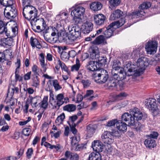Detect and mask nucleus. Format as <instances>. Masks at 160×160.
I'll use <instances>...</instances> for the list:
<instances>
[{
    "label": "nucleus",
    "instance_id": "obj_11",
    "mask_svg": "<svg viewBox=\"0 0 160 160\" xmlns=\"http://www.w3.org/2000/svg\"><path fill=\"white\" fill-rule=\"evenodd\" d=\"M103 34L106 39L108 38L113 36V32L117 29L116 27L113 25L112 23L110 24L107 27H104Z\"/></svg>",
    "mask_w": 160,
    "mask_h": 160
},
{
    "label": "nucleus",
    "instance_id": "obj_1",
    "mask_svg": "<svg viewBox=\"0 0 160 160\" xmlns=\"http://www.w3.org/2000/svg\"><path fill=\"white\" fill-rule=\"evenodd\" d=\"M146 61V58L141 57L138 59L135 64H132L131 62H126L124 69L127 71L128 76H139L145 70V67L147 66L148 62Z\"/></svg>",
    "mask_w": 160,
    "mask_h": 160
},
{
    "label": "nucleus",
    "instance_id": "obj_37",
    "mask_svg": "<svg viewBox=\"0 0 160 160\" xmlns=\"http://www.w3.org/2000/svg\"><path fill=\"white\" fill-rule=\"evenodd\" d=\"M125 22V21L124 18H122L119 20L112 22V24L113 25L115 26L117 28L123 25Z\"/></svg>",
    "mask_w": 160,
    "mask_h": 160
},
{
    "label": "nucleus",
    "instance_id": "obj_19",
    "mask_svg": "<svg viewBox=\"0 0 160 160\" xmlns=\"http://www.w3.org/2000/svg\"><path fill=\"white\" fill-rule=\"evenodd\" d=\"M93 28V24L90 22L87 21L82 25V29L84 33L85 34L89 33L91 31Z\"/></svg>",
    "mask_w": 160,
    "mask_h": 160
},
{
    "label": "nucleus",
    "instance_id": "obj_30",
    "mask_svg": "<svg viewBox=\"0 0 160 160\" xmlns=\"http://www.w3.org/2000/svg\"><path fill=\"white\" fill-rule=\"evenodd\" d=\"M18 33V28L17 26L12 28V32H9L7 30L6 32V35L10 38L15 37Z\"/></svg>",
    "mask_w": 160,
    "mask_h": 160
},
{
    "label": "nucleus",
    "instance_id": "obj_44",
    "mask_svg": "<svg viewBox=\"0 0 160 160\" xmlns=\"http://www.w3.org/2000/svg\"><path fill=\"white\" fill-rule=\"evenodd\" d=\"M65 114L63 113L58 116L55 120V123L57 125H59L62 124L65 118Z\"/></svg>",
    "mask_w": 160,
    "mask_h": 160
},
{
    "label": "nucleus",
    "instance_id": "obj_60",
    "mask_svg": "<svg viewBox=\"0 0 160 160\" xmlns=\"http://www.w3.org/2000/svg\"><path fill=\"white\" fill-rule=\"evenodd\" d=\"M128 94L125 92H122L116 96L117 98L119 99H122L126 97Z\"/></svg>",
    "mask_w": 160,
    "mask_h": 160
},
{
    "label": "nucleus",
    "instance_id": "obj_62",
    "mask_svg": "<svg viewBox=\"0 0 160 160\" xmlns=\"http://www.w3.org/2000/svg\"><path fill=\"white\" fill-rule=\"evenodd\" d=\"M31 130L29 128H25L22 131V134L25 136H28L30 133Z\"/></svg>",
    "mask_w": 160,
    "mask_h": 160
},
{
    "label": "nucleus",
    "instance_id": "obj_24",
    "mask_svg": "<svg viewBox=\"0 0 160 160\" xmlns=\"http://www.w3.org/2000/svg\"><path fill=\"white\" fill-rule=\"evenodd\" d=\"M140 10L139 11H138L135 12H132L129 16V18L130 19H133L135 18H138L139 17H142V16H144L145 12L143 10Z\"/></svg>",
    "mask_w": 160,
    "mask_h": 160
},
{
    "label": "nucleus",
    "instance_id": "obj_16",
    "mask_svg": "<svg viewBox=\"0 0 160 160\" xmlns=\"http://www.w3.org/2000/svg\"><path fill=\"white\" fill-rule=\"evenodd\" d=\"M92 147L96 152H101L103 149V145L102 142L99 140H94L92 143Z\"/></svg>",
    "mask_w": 160,
    "mask_h": 160
},
{
    "label": "nucleus",
    "instance_id": "obj_42",
    "mask_svg": "<svg viewBox=\"0 0 160 160\" xmlns=\"http://www.w3.org/2000/svg\"><path fill=\"white\" fill-rule=\"evenodd\" d=\"M0 3L1 5L6 7L12 5V0H0Z\"/></svg>",
    "mask_w": 160,
    "mask_h": 160
},
{
    "label": "nucleus",
    "instance_id": "obj_17",
    "mask_svg": "<svg viewBox=\"0 0 160 160\" xmlns=\"http://www.w3.org/2000/svg\"><path fill=\"white\" fill-rule=\"evenodd\" d=\"M97 61H89L86 66L87 69L89 71L93 72L95 71H100V67L97 66Z\"/></svg>",
    "mask_w": 160,
    "mask_h": 160
},
{
    "label": "nucleus",
    "instance_id": "obj_3",
    "mask_svg": "<svg viewBox=\"0 0 160 160\" xmlns=\"http://www.w3.org/2000/svg\"><path fill=\"white\" fill-rule=\"evenodd\" d=\"M69 31L68 38L71 42L74 41L81 37L80 28L78 26H69L68 28Z\"/></svg>",
    "mask_w": 160,
    "mask_h": 160
},
{
    "label": "nucleus",
    "instance_id": "obj_51",
    "mask_svg": "<svg viewBox=\"0 0 160 160\" xmlns=\"http://www.w3.org/2000/svg\"><path fill=\"white\" fill-rule=\"evenodd\" d=\"M81 82L83 84V87L85 88L89 87L91 84V81L88 79H83L82 80Z\"/></svg>",
    "mask_w": 160,
    "mask_h": 160
},
{
    "label": "nucleus",
    "instance_id": "obj_54",
    "mask_svg": "<svg viewBox=\"0 0 160 160\" xmlns=\"http://www.w3.org/2000/svg\"><path fill=\"white\" fill-rule=\"evenodd\" d=\"M81 17L74 16L73 20L75 23L76 24H80L82 22V19Z\"/></svg>",
    "mask_w": 160,
    "mask_h": 160
},
{
    "label": "nucleus",
    "instance_id": "obj_39",
    "mask_svg": "<svg viewBox=\"0 0 160 160\" xmlns=\"http://www.w3.org/2000/svg\"><path fill=\"white\" fill-rule=\"evenodd\" d=\"M105 38L102 35H100L94 41V43L96 44H100L103 43L105 41Z\"/></svg>",
    "mask_w": 160,
    "mask_h": 160
},
{
    "label": "nucleus",
    "instance_id": "obj_35",
    "mask_svg": "<svg viewBox=\"0 0 160 160\" xmlns=\"http://www.w3.org/2000/svg\"><path fill=\"white\" fill-rule=\"evenodd\" d=\"M39 61L42 67L43 68L44 72H46V65L45 64V57L44 54L42 53L39 54Z\"/></svg>",
    "mask_w": 160,
    "mask_h": 160
},
{
    "label": "nucleus",
    "instance_id": "obj_33",
    "mask_svg": "<svg viewBox=\"0 0 160 160\" xmlns=\"http://www.w3.org/2000/svg\"><path fill=\"white\" fill-rule=\"evenodd\" d=\"M117 128L120 132L125 131L127 129V125L124 122L118 121L117 123Z\"/></svg>",
    "mask_w": 160,
    "mask_h": 160
},
{
    "label": "nucleus",
    "instance_id": "obj_55",
    "mask_svg": "<svg viewBox=\"0 0 160 160\" xmlns=\"http://www.w3.org/2000/svg\"><path fill=\"white\" fill-rule=\"evenodd\" d=\"M48 30L49 32L51 33V35L53 37L56 35V33L58 32V30L54 27H50L48 28Z\"/></svg>",
    "mask_w": 160,
    "mask_h": 160
},
{
    "label": "nucleus",
    "instance_id": "obj_25",
    "mask_svg": "<svg viewBox=\"0 0 160 160\" xmlns=\"http://www.w3.org/2000/svg\"><path fill=\"white\" fill-rule=\"evenodd\" d=\"M30 42L31 46L32 48H34L36 47L40 49L42 47V46L40 45L39 41L36 38H34L32 37H31L30 39Z\"/></svg>",
    "mask_w": 160,
    "mask_h": 160
},
{
    "label": "nucleus",
    "instance_id": "obj_64",
    "mask_svg": "<svg viewBox=\"0 0 160 160\" xmlns=\"http://www.w3.org/2000/svg\"><path fill=\"white\" fill-rule=\"evenodd\" d=\"M69 125L71 128V131L72 132V133L74 135L76 134L77 130L75 128L76 126L77 125L76 124H73L72 125H71L70 124V123L69 124Z\"/></svg>",
    "mask_w": 160,
    "mask_h": 160
},
{
    "label": "nucleus",
    "instance_id": "obj_43",
    "mask_svg": "<svg viewBox=\"0 0 160 160\" xmlns=\"http://www.w3.org/2000/svg\"><path fill=\"white\" fill-rule=\"evenodd\" d=\"M37 18L35 20L32 21H30L31 25L36 26L42 24L44 21V19L42 18Z\"/></svg>",
    "mask_w": 160,
    "mask_h": 160
},
{
    "label": "nucleus",
    "instance_id": "obj_29",
    "mask_svg": "<svg viewBox=\"0 0 160 160\" xmlns=\"http://www.w3.org/2000/svg\"><path fill=\"white\" fill-rule=\"evenodd\" d=\"M120 65V63L119 61L117 60L113 61L112 65V73L113 72H117V71H119L120 69L122 68Z\"/></svg>",
    "mask_w": 160,
    "mask_h": 160
},
{
    "label": "nucleus",
    "instance_id": "obj_18",
    "mask_svg": "<svg viewBox=\"0 0 160 160\" xmlns=\"http://www.w3.org/2000/svg\"><path fill=\"white\" fill-rule=\"evenodd\" d=\"M95 23L98 25H101L104 23L106 20V17L102 14L95 15L94 17Z\"/></svg>",
    "mask_w": 160,
    "mask_h": 160
},
{
    "label": "nucleus",
    "instance_id": "obj_34",
    "mask_svg": "<svg viewBox=\"0 0 160 160\" xmlns=\"http://www.w3.org/2000/svg\"><path fill=\"white\" fill-rule=\"evenodd\" d=\"M70 138L71 139V143L72 146V148H74L75 147L80 141V137L78 136H75L73 137H70Z\"/></svg>",
    "mask_w": 160,
    "mask_h": 160
},
{
    "label": "nucleus",
    "instance_id": "obj_32",
    "mask_svg": "<svg viewBox=\"0 0 160 160\" xmlns=\"http://www.w3.org/2000/svg\"><path fill=\"white\" fill-rule=\"evenodd\" d=\"M56 100L57 101V105L59 107L62 105L65 101H64V96L62 93H60L56 96Z\"/></svg>",
    "mask_w": 160,
    "mask_h": 160
},
{
    "label": "nucleus",
    "instance_id": "obj_50",
    "mask_svg": "<svg viewBox=\"0 0 160 160\" xmlns=\"http://www.w3.org/2000/svg\"><path fill=\"white\" fill-rule=\"evenodd\" d=\"M32 72L34 74L33 75H39V69L38 67L36 65H34L32 68Z\"/></svg>",
    "mask_w": 160,
    "mask_h": 160
},
{
    "label": "nucleus",
    "instance_id": "obj_14",
    "mask_svg": "<svg viewBox=\"0 0 160 160\" xmlns=\"http://www.w3.org/2000/svg\"><path fill=\"white\" fill-rule=\"evenodd\" d=\"M54 64L55 65V68L57 70H58L61 68L62 70L64 71L67 72L68 71V68L65 65V63L62 62L60 59L56 57L54 58Z\"/></svg>",
    "mask_w": 160,
    "mask_h": 160
},
{
    "label": "nucleus",
    "instance_id": "obj_53",
    "mask_svg": "<svg viewBox=\"0 0 160 160\" xmlns=\"http://www.w3.org/2000/svg\"><path fill=\"white\" fill-rule=\"evenodd\" d=\"M78 117L76 115L70 116L69 118V124L70 123L71 125L73 124H76L74 122L77 119Z\"/></svg>",
    "mask_w": 160,
    "mask_h": 160
},
{
    "label": "nucleus",
    "instance_id": "obj_6",
    "mask_svg": "<svg viewBox=\"0 0 160 160\" xmlns=\"http://www.w3.org/2000/svg\"><path fill=\"white\" fill-rule=\"evenodd\" d=\"M146 107L149 110L153 111L158 109V104L156 99L152 98H149L146 99L145 102Z\"/></svg>",
    "mask_w": 160,
    "mask_h": 160
},
{
    "label": "nucleus",
    "instance_id": "obj_40",
    "mask_svg": "<svg viewBox=\"0 0 160 160\" xmlns=\"http://www.w3.org/2000/svg\"><path fill=\"white\" fill-rule=\"evenodd\" d=\"M38 75H32V86L37 87L39 85L40 81L38 76Z\"/></svg>",
    "mask_w": 160,
    "mask_h": 160
},
{
    "label": "nucleus",
    "instance_id": "obj_2",
    "mask_svg": "<svg viewBox=\"0 0 160 160\" xmlns=\"http://www.w3.org/2000/svg\"><path fill=\"white\" fill-rule=\"evenodd\" d=\"M25 5V6L23 9L22 13L25 18L32 21L38 18V11L35 7L28 4Z\"/></svg>",
    "mask_w": 160,
    "mask_h": 160
},
{
    "label": "nucleus",
    "instance_id": "obj_15",
    "mask_svg": "<svg viewBox=\"0 0 160 160\" xmlns=\"http://www.w3.org/2000/svg\"><path fill=\"white\" fill-rule=\"evenodd\" d=\"M85 9L82 7L77 6L74 8L71 12V15L72 14L74 16L78 17L82 16L85 13Z\"/></svg>",
    "mask_w": 160,
    "mask_h": 160
},
{
    "label": "nucleus",
    "instance_id": "obj_49",
    "mask_svg": "<svg viewBox=\"0 0 160 160\" xmlns=\"http://www.w3.org/2000/svg\"><path fill=\"white\" fill-rule=\"evenodd\" d=\"M158 136V133L157 132H153L150 134L147 135L146 137V138H150L153 139H157Z\"/></svg>",
    "mask_w": 160,
    "mask_h": 160
},
{
    "label": "nucleus",
    "instance_id": "obj_61",
    "mask_svg": "<svg viewBox=\"0 0 160 160\" xmlns=\"http://www.w3.org/2000/svg\"><path fill=\"white\" fill-rule=\"evenodd\" d=\"M36 28V26L32 25V29L35 32H41L42 30L41 29L39 25H37Z\"/></svg>",
    "mask_w": 160,
    "mask_h": 160
},
{
    "label": "nucleus",
    "instance_id": "obj_46",
    "mask_svg": "<svg viewBox=\"0 0 160 160\" xmlns=\"http://www.w3.org/2000/svg\"><path fill=\"white\" fill-rule=\"evenodd\" d=\"M7 30V29L5 26V23L3 21H0V34H2L4 32L6 34Z\"/></svg>",
    "mask_w": 160,
    "mask_h": 160
},
{
    "label": "nucleus",
    "instance_id": "obj_7",
    "mask_svg": "<svg viewBox=\"0 0 160 160\" xmlns=\"http://www.w3.org/2000/svg\"><path fill=\"white\" fill-rule=\"evenodd\" d=\"M158 42L156 41L148 42L145 46V49L148 54H151L155 53L157 50Z\"/></svg>",
    "mask_w": 160,
    "mask_h": 160
},
{
    "label": "nucleus",
    "instance_id": "obj_10",
    "mask_svg": "<svg viewBox=\"0 0 160 160\" xmlns=\"http://www.w3.org/2000/svg\"><path fill=\"white\" fill-rule=\"evenodd\" d=\"M102 141L105 144H111L114 142L113 137L110 132H105L102 135Z\"/></svg>",
    "mask_w": 160,
    "mask_h": 160
},
{
    "label": "nucleus",
    "instance_id": "obj_59",
    "mask_svg": "<svg viewBox=\"0 0 160 160\" xmlns=\"http://www.w3.org/2000/svg\"><path fill=\"white\" fill-rule=\"evenodd\" d=\"M84 147V145L82 144H77L72 149L76 151H80L83 149Z\"/></svg>",
    "mask_w": 160,
    "mask_h": 160
},
{
    "label": "nucleus",
    "instance_id": "obj_13",
    "mask_svg": "<svg viewBox=\"0 0 160 160\" xmlns=\"http://www.w3.org/2000/svg\"><path fill=\"white\" fill-rule=\"evenodd\" d=\"M121 119L122 121L128 122V125L130 126H133L135 122L132 115L128 112L125 113L122 115Z\"/></svg>",
    "mask_w": 160,
    "mask_h": 160
},
{
    "label": "nucleus",
    "instance_id": "obj_26",
    "mask_svg": "<svg viewBox=\"0 0 160 160\" xmlns=\"http://www.w3.org/2000/svg\"><path fill=\"white\" fill-rule=\"evenodd\" d=\"M123 12L119 9L115 10L110 16V19L112 20L117 19L122 16Z\"/></svg>",
    "mask_w": 160,
    "mask_h": 160
},
{
    "label": "nucleus",
    "instance_id": "obj_22",
    "mask_svg": "<svg viewBox=\"0 0 160 160\" xmlns=\"http://www.w3.org/2000/svg\"><path fill=\"white\" fill-rule=\"evenodd\" d=\"M95 129L94 126L92 124H89L87 126L86 131L87 136L89 138L91 137L95 132Z\"/></svg>",
    "mask_w": 160,
    "mask_h": 160
},
{
    "label": "nucleus",
    "instance_id": "obj_48",
    "mask_svg": "<svg viewBox=\"0 0 160 160\" xmlns=\"http://www.w3.org/2000/svg\"><path fill=\"white\" fill-rule=\"evenodd\" d=\"M151 6V3L150 2H144L141 4L139 7L140 9L142 10L144 9H147Z\"/></svg>",
    "mask_w": 160,
    "mask_h": 160
},
{
    "label": "nucleus",
    "instance_id": "obj_20",
    "mask_svg": "<svg viewBox=\"0 0 160 160\" xmlns=\"http://www.w3.org/2000/svg\"><path fill=\"white\" fill-rule=\"evenodd\" d=\"M64 156L66 158L69 159V160H78L79 158L78 154L76 153L71 152L68 151L66 152Z\"/></svg>",
    "mask_w": 160,
    "mask_h": 160
},
{
    "label": "nucleus",
    "instance_id": "obj_45",
    "mask_svg": "<svg viewBox=\"0 0 160 160\" xmlns=\"http://www.w3.org/2000/svg\"><path fill=\"white\" fill-rule=\"evenodd\" d=\"M113 77L112 79H110L107 83V86L110 88L111 87H115L117 85V79H113Z\"/></svg>",
    "mask_w": 160,
    "mask_h": 160
},
{
    "label": "nucleus",
    "instance_id": "obj_58",
    "mask_svg": "<svg viewBox=\"0 0 160 160\" xmlns=\"http://www.w3.org/2000/svg\"><path fill=\"white\" fill-rule=\"evenodd\" d=\"M118 121L117 119H114L108 122L107 126L108 127H112L114 126L116 124L118 123Z\"/></svg>",
    "mask_w": 160,
    "mask_h": 160
},
{
    "label": "nucleus",
    "instance_id": "obj_38",
    "mask_svg": "<svg viewBox=\"0 0 160 160\" xmlns=\"http://www.w3.org/2000/svg\"><path fill=\"white\" fill-rule=\"evenodd\" d=\"M81 66L80 62L78 59L77 58L76 60V64L72 65L71 68L72 71H78Z\"/></svg>",
    "mask_w": 160,
    "mask_h": 160
},
{
    "label": "nucleus",
    "instance_id": "obj_27",
    "mask_svg": "<svg viewBox=\"0 0 160 160\" xmlns=\"http://www.w3.org/2000/svg\"><path fill=\"white\" fill-rule=\"evenodd\" d=\"M28 100L30 103L33 104V107H36L38 106L37 103H39L41 100V97L39 96H36L33 98L32 96L29 97Z\"/></svg>",
    "mask_w": 160,
    "mask_h": 160
},
{
    "label": "nucleus",
    "instance_id": "obj_4",
    "mask_svg": "<svg viewBox=\"0 0 160 160\" xmlns=\"http://www.w3.org/2000/svg\"><path fill=\"white\" fill-rule=\"evenodd\" d=\"M100 71H98L94 77L95 80L99 83H103L106 82L108 78V72L106 70L100 69Z\"/></svg>",
    "mask_w": 160,
    "mask_h": 160
},
{
    "label": "nucleus",
    "instance_id": "obj_47",
    "mask_svg": "<svg viewBox=\"0 0 160 160\" xmlns=\"http://www.w3.org/2000/svg\"><path fill=\"white\" fill-rule=\"evenodd\" d=\"M106 62V59L104 57H99L98 59V66L101 67L103 65H104Z\"/></svg>",
    "mask_w": 160,
    "mask_h": 160
},
{
    "label": "nucleus",
    "instance_id": "obj_8",
    "mask_svg": "<svg viewBox=\"0 0 160 160\" xmlns=\"http://www.w3.org/2000/svg\"><path fill=\"white\" fill-rule=\"evenodd\" d=\"M14 93V90L13 88L10 87L8 88L6 99L7 101L6 103L11 106L14 105L15 103L17 102V100L12 98Z\"/></svg>",
    "mask_w": 160,
    "mask_h": 160
},
{
    "label": "nucleus",
    "instance_id": "obj_63",
    "mask_svg": "<svg viewBox=\"0 0 160 160\" xmlns=\"http://www.w3.org/2000/svg\"><path fill=\"white\" fill-rule=\"evenodd\" d=\"M121 132L120 131L116 130H112V132H110L112 133V135L115 137H118L120 136L121 134Z\"/></svg>",
    "mask_w": 160,
    "mask_h": 160
},
{
    "label": "nucleus",
    "instance_id": "obj_21",
    "mask_svg": "<svg viewBox=\"0 0 160 160\" xmlns=\"http://www.w3.org/2000/svg\"><path fill=\"white\" fill-rule=\"evenodd\" d=\"M147 138L144 141V144L146 147L151 149L154 148L156 145V141L153 139Z\"/></svg>",
    "mask_w": 160,
    "mask_h": 160
},
{
    "label": "nucleus",
    "instance_id": "obj_41",
    "mask_svg": "<svg viewBox=\"0 0 160 160\" xmlns=\"http://www.w3.org/2000/svg\"><path fill=\"white\" fill-rule=\"evenodd\" d=\"M48 96H45L41 102L40 105L41 108L44 109H46L47 108L48 105Z\"/></svg>",
    "mask_w": 160,
    "mask_h": 160
},
{
    "label": "nucleus",
    "instance_id": "obj_23",
    "mask_svg": "<svg viewBox=\"0 0 160 160\" xmlns=\"http://www.w3.org/2000/svg\"><path fill=\"white\" fill-rule=\"evenodd\" d=\"M16 67H17L15 72V79L16 81H20V60L17 59V61L15 62Z\"/></svg>",
    "mask_w": 160,
    "mask_h": 160
},
{
    "label": "nucleus",
    "instance_id": "obj_5",
    "mask_svg": "<svg viewBox=\"0 0 160 160\" xmlns=\"http://www.w3.org/2000/svg\"><path fill=\"white\" fill-rule=\"evenodd\" d=\"M4 13L6 18L11 19L16 18L18 15L16 8L13 7L12 5L6 7Z\"/></svg>",
    "mask_w": 160,
    "mask_h": 160
},
{
    "label": "nucleus",
    "instance_id": "obj_36",
    "mask_svg": "<svg viewBox=\"0 0 160 160\" xmlns=\"http://www.w3.org/2000/svg\"><path fill=\"white\" fill-rule=\"evenodd\" d=\"M63 109L68 112H72L76 109V106L73 104H68L64 106Z\"/></svg>",
    "mask_w": 160,
    "mask_h": 160
},
{
    "label": "nucleus",
    "instance_id": "obj_28",
    "mask_svg": "<svg viewBox=\"0 0 160 160\" xmlns=\"http://www.w3.org/2000/svg\"><path fill=\"white\" fill-rule=\"evenodd\" d=\"M90 8L93 11H97L101 9L102 8V5L99 2H93L91 4Z\"/></svg>",
    "mask_w": 160,
    "mask_h": 160
},
{
    "label": "nucleus",
    "instance_id": "obj_12",
    "mask_svg": "<svg viewBox=\"0 0 160 160\" xmlns=\"http://www.w3.org/2000/svg\"><path fill=\"white\" fill-rule=\"evenodd\" d=\"M112 74L113 76L114 79H117V80H122L124 79L126 77V75H128L127 72H126L124 71L122 68L120 69L117 72H113Z\"/></svg>",
    "mask_w": 160,
    "mask_h": 160
},
{
    "label": "nucleus",
    "instance_id": "obj_31",
    "mask_svg": "<svg viewBox=\"0 0 160 160\" xmlns=\"http://www.w3.org/2000/svg\"><path fill=\"white\" fill-rule=\"evenodd\" d=\"M88 160H102L101 156L99 153L92 152L89 155Z\"/></svg>",
    "mask_w": 160,
    "mask_h": 160
},
{
    "label": "nucleus",
    "instance_id": "obj_56",
    "mask_svg": "<svg viewBox=\"0 0 160 160\" xmlns=\"http://www.w3.org/2000/svg\"><path fill=\"white\" fill-rule=\"evenodd\" d=\"M134 125H135V129L137 131L141 130L144 127V125L138 122H135Z\"/></svg>",
    "mask_w": 160,
    "mask_h": 160
},
{
    "label": "nucleus",
    "instance_id": "obj_52",
    "mask_svg": "<svg viewBox=\"0 0 160 160\" xmlns=\"http://www.w3.org/2000/svg\"><path fill=\"white\" fill-rule=\"evenodd\" d=\"M52 83L55 90L58 91L61 88V87L59 85L57 80L55 79L52 81Z\"/></svg>",
    "mask_w": 160,
    "mask_h": 160
},
{
    "label": "nucleus",
    "instance_id": "obj_9",
    "mask_svg": "<svg viewBox=\"0 0 160 160\" xmlns=\"http://www.w3.org/2000/svg\"><path fill=\"white\" fill-rule=\"evenodd\" d=\"M130 113L132 115L134 120H140L142 118L145 117V115L143 114L142 111L137 108H134L130 110Z\"/></svg>",
    "mask_w": 160,
    "mask_h": 160
},
{
    "label": "nucleus",
    "instance_id": "obj_57",
    "mask_svg": "<svg viewBox=\"0 0 160 160\" xmlns=\"http://www.w3.org/2000/svg\"><path fill=\"white\" fill-rule=\"evenodd\" d=\"M110 6L115 7L118 5L120 2V0H111L109 1Z\"/></svg>",
    "mask_w": 160,
    "mask_h": 160
}]
</instances>
